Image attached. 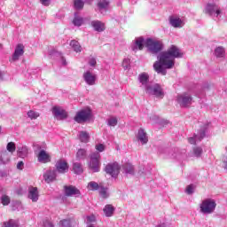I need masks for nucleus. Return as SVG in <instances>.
<instances>
[{
  "label": "nucleus",
  "instance_id": "nucleus-1",
  "mask_svg": "<svg viewBox=\"0 0 227 227\" xmlns=\"http://www.w3.org/2000/svg\"><path fill=\"white\" fill-rule=\"evenodd\" d=\"M175 58H182V52L178 47L172 45L167 51L158 55V61L153 64L155 72L160 75H166L167 70L175 67Z\"/></svg>",
  "mask_w": 227,
  "mask_h": 227
},
{
  "label": "nucleus",
  "instance_id": "nucleus-2",
  "mask_svg": "<svg viewBox=\"0 0 227 227\" xmlns=\"http://www.w3.org/2000/svg\"><path fill=\"white\" fill-rule=\"evenodd\" d=\"M204 12L206 13V15H209V17H211L215 20H219L223 13L221 11V7L214 2L206 4Z\"/></svg>",
  "mask_w": 227,
  "mask_h": 227
},
{
  "label": "nucleus",
  "instance_id": "nucleus-3",
  "mask_svg": "<svg viewBox=\"0 0 227 227\" xmlns=\"http://www.w3.org/2000/svg\"><path fill=\"white\" fill-rule=\"evenodd\" d=\"M215 207H217V203H215L214 199H205L200 204V210L201 214H204V215H209L215 212Z\"/></svg>",
  "mask_w": 227,
  "mask_h": 227
},
{
  "label": "nucleus",
  "instance_id": "nucleus-4",
  "mask_svg": "<svg viewBox=\"0 0 227 227\" xmlns=\"http://www.w3.org/2000/svg\"><path fill=\"white\" fill-rule=\"evenodd\" d=\"M145 45L153 54H157L158 52H160L162 49H164V44L162 43V41L152 38L145 39Z\"/></svg>",
  "mask_w": 227,
  "mask_h": 227
},
{
  "label": "nucleus",
  "instance_id": "nucleus-5",
  "mask_svg": "<svg viewBox=\"0 0 227 227\" xmlns=\"http://www.w3.org/2000/svg\"><path fill=\"white\" fill-rule=\"evenodd\" d=\"M92 116L91 109L85 108L76 113L74 121H76V123H84V121H90Z\"/></svg>",
  "mask_w": 227,
  "mask_h": 227
},
{
  "label": "nucleus",
  "instance_id": "nucleus-6",
  "mask_svg": "<svg viewBox=\"0 0 227 227\" xmlns=\"http://www.w3.org/2000/svg\"><path fill=\"white\" fill-rule=\"evenodd\" d=\"M207 129H208V124H204L197 134H194L193 137H189L188 142L190 145H196V143L201 142L205 136H207Z\"/></svg>",
  "mask_w": 227,
  "mask_h": 227
},
{
  "label": "nucleus",
  "instance_id": "nucleus-7",
  "mask_svg": "<svg viewBox=\"0 0 227 227\" xmlns=\"http://www.w3.org/2000/svg\"><path fill=\"white\" fill-rule=\"evenodd\" d=\"M147 95H153L156 98H164V90L159 83H152L145 90Z\"/></svg>",
  "mask_w": 227,
  "mask_h": 227
},
{
  "label": "nucleus",
  "instance_id": "nucleus-8",
  "mask_svg": "<svg viewBox=\"0 0 227 227\" xmlns=\"http://www.w3.org/2000/svg\"><path fill=\"white\" fill-rule=\"evenodd\" d=\"M176 102L179 104L180 107H189L192 104V96L189 92H184L177 95Z\"/></svg>",
  "mask_w": 227,
  "mask_h": 227
},
{
  "label": "nucleus",
  "instance_id": "nucleus-9",
  "mask_svg": "<svg viewBox=\"0 0 227 227\" xmlns=\"http://www.w3.org/2000/svg\"><path fill=\"white\" fill-rule=\"evenodd\" d=\"M89 167L94 173L100 171V153H93L90 155Z\"/></svg>",
  "mask_w": 227,
  "mask_h": 227
},
{
  "label": "nucleus",
  "instance_id": "nucleus-10",
  "mask_svg": "<svg viewBox=\"0 0 227 227\" xmlns=\"http://www.w3.org/2000/svg\"><path fill=\"white\" fill-rule=\"evenodd\" d=\"M168 22L172 27L176 29H180L185 26V20L184 18H180L179 16L172 15L168 18Z\"/></svg>",
  "mask_w": 227,
  "mask_h": 227
},
{
  "label": "nucleus",
  "instance_id": "nucleus-11",
  "mask_svg": "<svg viewBox=\"0 0 227 227\" xmlns=\"http://www.w3.org/2000/svg\"><path fill=\"white\" fill-rule=\"evenodd\" d=\"M107 175H111L113 178H116L120 175V164L118 162L109 163L105 168Z\"/></svg>",
  "mask_w": 227,
  "mask_h": 227
},
{
  "label": "nucleus",
  "instance_id": "nucleus-12",
  "mask_svg": "<svg viewBox=\"0 0 227 227\" xmlns=\"http://www.w3.org/2000/svg\"><path fill=\"white\" fill-rule=\"evenodd\" d=\"M51 113L56 120H67L68 118V113L61 106H53Z\"/></svg>",
  "mask_w": 227,
  "mask_h": 227
},
{
  "label": "nucleus",
  "instance_id": "nucleus-13",
  "mask_svg": "<svg viewBox=\"0 0 227 227\" xmlns=\"http://www.w3.org/2000/svg\"><path fill=\"white\" fill-rule=\"evenodd\" d=\"M138 82L140 83V88L146 91L150 86H152V82H150V75L147 73H142L138 75Z\"/></svg>",
  "mask_w": 227,
  "mask_h": 227
},
{
  "label": "nucleus",
  "instance_id": "nucleus-14",
  "mask_svg": "<svg viewBox=\"0 0 227 227\" xmlns=\"http://www.w3.org/2000/svg\"><path fill=\"white\" fill-rule=\"evenodd\" d=\"M27 198L32 200V203H36L40 200V192L37 187L29 186L27 189Z\"/></svg>",
  "mask_w": 227,
  "mask_h": 227
},
{
  "label": "nucleus",
  "instance_id": "nucleus-15",
  "mask_svg": "<svg viewBox=\"0 0 227 227\" xmlns=\"http://www.w3.org/2000/svg\"><path fill=\"white\" fill-rule=\"evenodd\" d=\"M145 38L143 37H137L131 43V51L133 52H136L137 51H143V48L145 47Z\"/></svg>",
  "mask_w": 227,
  "mask_h": 227
},
{
  "label": "nucleus",
  "instance_id": "nucleus-16",
  "mask_svg": "<svg viewBox=\"0 0 227 227\" xmlns=\"http://www.w3.org/2000/svg\"><path fill=\"white\" fill-rule=\"evenodd\" d=\"M83 81H85L86 84L89 86H95V82L97 81V74L91 71H86L83 73Z\"/></svg>",
  "mask_w": 227,
  "mask_h": 227
},
{
  "label": "nucleus",
  "instance_id": "nucleus-17",
  "mask_svg": "<svg viewBox=\"0 0 227 227\" xmlns=\"http://www.w3.org/2000/svg\"><path fill=\"white\" fill-rule=\"evenodd\" d=\"M56 170L58 173L65 174L68 173V163L64 160H59L56 162L55 165Z\"/></svg>",
  "mask_w": 227,
  "mask_h": 227
},
{
  "label": "nucleus",
  "instance_id": "nucleus-18",
  "mask_svg": "<svg viewBox=\"0 0 227 227\" xmlns=\"http://www.w3.org/2000/svg\"><path fill=\"white\" fill-rule=\"evenodd\" d=\"M58 175L56 174V170L48 169L43 173V180L46 184H51V182H54L56 180Z\"/></svg>",
  "mask_w": 227,
  "mask_h": 227
},
{
  "label": "nucleus",
  "instance_id": "nucleus-19",
  "mask_svg": "<svg viewBox=\"0 0 227 227\" xmlns=\"http://www.w3.org/2000/svg\"><path fill=\"white\" fill-rule=\"evenodd\" d=\"M24 55V44L22 43H19L14 51V53L12 54V61H19V58H20V56Z\"/></svg>",
  "mask_w": 227,
  "mask_h": 227
},
{
  "label": "nucleus",
  "instance_id": "nucleus-20",
  "mask_svg": "<svg viewBox=\"0 0 227 227\" xmlns=\"http://www.w3.org/2000/svg\"><path fill=\"white\" fill-rule=\"evenodd\" d=\"M137 140L138 143H141V145H146L148 143V134H146V131L143 129H139L137 134Z\"/></svg>",
  "mask_w": 227,
  "mask_h": 227
},
{
  "label": "nucleus",
  "instance_id": "nucleus-21",
  "mask_svg": "<svg viewBox=\"0 0 227 227\" xmlns=\"http://www.w3.org/2000/svg\"><path fill=\"white\" fill-rule=\"evenodd\" d=\"M64 191L66 196H79V194H81L79 189L75 188L73 185L64 186Z\"/></svg>",
  "mask_w": 227,
  "mask_h": 227
},
{
  "label": "nucleus",
  "instance_id": "nucleus-22",
  "mask_svg": "<svg viewBox=\"0 0 227 227\" xmlns=\"http://www.w3.org/2000/svg\"><path fill=\"white\" fill-rule=\"evenodd\" d=\"M38 161L43 164H47V162H51V156L45 150H41L37 156Z\"/></svg>",
  "mask_w": 227,
  "mask_h": 227
},
{
  "label": "nucleus",
  "instance_id": "nucleus-23",
  "mask_svg": "<svg viewBox=\"0 0 227 227\" xmlns=\"http://www.w3.org/2000/svg\"><path fill=\"white\" fill-rule=\"evenodd\" d=\"M121 169H122L123 173H125V175H129L131 176L134 175V173H136L134 165L131 163H124L121 166Z\"/></svg>",
  "mask_w": 227,
  "mask_h": 227
},
{
  "label": "nucleus",
  "instance_id": "nucleus-24",
  "mask_svg": "<svg viewBox=\"0 0 227 227\" xmlns=\"http://www.w3.org/2000/svg\"><path fill=\"white\" fill-rule=\"evenodd\" d=\"M91 26L98 33H102V31L106 30V25L99 20L91 21Z\"/></svg>",
  "mask_w": 227,
  "mask_h": 227
},
{
  "label": "nucleus",
  "instance_id": "nucleus-25",
  "mask_svg": "<svg viewBox=\"0 0 227 227\" xmlns=\"http://www.w3.org/2000/svg\"><path fill=\"white\" fill-rule=\"evenodd\" d=\"M12 154L8 151L0 152V164H8Z\"/></svg>",
  "mask_w": 227,
  "mask_h": 227
},
{
  "label": "nucleus",
  "instance_id": "nucleus-26",
  "mask_svg": "<svg viewBox=\"0 0 227 227\" xmlns=\"http://www.w3.org/2000/svg\"><path fill=\"white\" fill-rule=\"evenodd\" d=\"M29 150L27 149V146L26 145H20L18 146L17 153L18 156H20L21 159H25V157H27Z\"/></svg>",
  "mask_w": 227,
  "mask_h": 227
},
{
  "label": "nucleus",
  "instance_id": "nucleus-27",
  "mask_svg": "<svg viewBox=\"0 0 227 227\" xmlns=\"http://www.w3.org/2000/svg\"><path fill=\"white\" fill-rule=\"evenodd\" d=\"M108 6L109 0H98V8L99 9V12H101V13H104L103 12H106Z\"/></svg>",
  "mask_w": 227,
  "mask_h": 227
},
{
  "label": "nucleus",
  "instance_id": "nucleus-28",
  "mask_svg": "<svg viewBox=\"0 0 227 227\" xmlns=\"http://www.w3.org/2000/svg\"><path fill=\"white\" fill-rule=\"evenodd\" d=\"M103 212L106 217H113V214H114V207L111 204H107L105 206Z\"/></svg>",
  "mask_w": 227,
  "mask_h": 227
},
{
  "label": "nucleus",
  "instance_id": "nucleus-29",
  "mask_svg": "<svg viewBox=\"0 0 227 227\" xmlns=\"http://www.w3.org/2000/svg\"><path fill=\"white\" fill-rule=\"evenodd\" d=\"M79 139L82 143H90V133L87 131H80Z\"/></svg>",
  "mask_w": 227,
  "mask_h": 227
},
{
  "label": "nucleus",
  "instance_id": "nucleus-30",
  "mask_svg": "<svg viewBox=\"0 0 227 227\" xmlns=\"http://www.w3.org/2000/svg\"><path fill=\"white\" fill-rule=\"evenodd\" d=\"M75 220L74 218L64 219L59 222L60 226L62 227H72Z\"/></svg>",
  "mask_w": 227,
  "mask_h": 227
},
{
  "label": "nucleus",
  "instance_id": "nucleus-31",
  "mask_svg": "<svg viewBox=\"0 0 227 227\" xmlns=\"http://www.w3.org/2000/svg\"><path fill=\"white\" fill-rule=\"evenodd\" d=\"M83 22L84 19H82V17L79 16L77 13H74V18L73 20L74 26L81 27V25L83 24Z\"/></svg>",
  "mask_w": 227,
  "mask_h": 227
},
{
  "label": "nucleus",
  "instance_id": "nucleus-32",
  "mask_svg": "<svg viewBox=\"0 0 227 227\" xmlns=\"http://www.w3.org/2000/svg\"><path fill=\"white\" fill-rule=\"evenodd\" d=\"M70 47H72V49L74 51V52H81L82 51L81 44L76 40H72L70 42Z\"/></svg>",
  "mask_w": 227,
  "mask_h": 227
},
{
  "label": "nucleus",
  "instance_id": "nucleus-33",
  "mask_svg": "<svg viewBox=\"0 0 227 227\" xmlns=\"http://www.w3.org/2000/svg\"><path fill=\"white\" fill-rule=\"evenodd\" d=\"M226 54V51L223 46H218L215 50V56L216 58H224V55Z\"/></svg>",
  "mask_w": 227,
  "mask_h": 227
},
{
  "label": "nucleus",
  "instance_id": "nucleus-34",
  "mask_svg": "<svg viewBox=\"0 0 227 227\" xmlns=\"http://www.w3.org/2000/svg\"><path fill=\"white\" fill-rule=\"evenodd\" d=\"M88 157V153H86V149H79L76 153L77 160H84Z\"/></svg>",
  "mask_w": 227,
  "mask_h": 227
},
{
  "label": "nucleus",
  "instance_id": "nucleus-35",
  "mask_svg": "<svg viewBox=\"0 0 227 227\" xmlns=\"http://www.w3.org/2000/svg\"><path fill=\"white\" fill-rule=\"evenodd\" d=\"M19 220L11 219L4 222L2 227H19Z\"/></svg>",
  "mask_w": 227,
  "mask_h": 227
},
{
  "label": "nucleus",
  "instance_id": "nucleus-36",
  "mask_svg": "<svg viewBox=\"0 0 227 227\" xmlns=\"http://www.w3.org/2000/svg\"><path fill=\"white\" fill-rule=\"evenodd\" d=\"M73 171L75 175H81L82 173V165L79 162H74L73 164Z\"/></svg>",
  "mask_w": 227,
  "mask_h": 227
},
{
  "label": "nucleus",
  "instance_id": "nucleus-37",
  "mask_svg": "<svg viewBox=\"0 0 227 227\" xmlns=\"http://www.w3.org/2000/svg\"><path fill=\"white\" fill-rule=\"evenodd\" d=\"M6 150L8 153L12 155L15 153V150H17V146L15 145V143L13 142H9L6 145Z\"/></svg>",
  "mask_w": 227,
  "mask_h": 227
},
{
  "label": "nucleus",
  "instance_id": "nucleus-38",
  "mask_svg": "<svg viewBox=\"0 0 227 227\" xmlns=\"http://www.w3.org/2000/svg\"><path fill=\"white\" fill-rule=\"evenodd\" d=\"M87 187L89 191H98L100 189V185H98V183L95 181L90 182Z\"/></svg>",
  "mask_w": 227,
  "mask_h": 227
},
{
  "label": "nucleus",
  "instance_id": "nucleus-39",
  "mask_svg": "<svg viewBox=\"0 0 227 227\" xmlns=\"http://www.w3.org/2000/svg\"><path fill=\"white\" fill-rule=\"evenodd\" d=\"M99 195L101 198H103L104 200H106V198H109V193L107 192V188L99 187Z\"/></svg>",
  "mask_w": 227,
  "mask_h": 227
},
{
  "label": "nucleus",
  "instance_id": "nucleus-40",
  "mask_svg": "<svg viewBox=\"0 0 227 227\" xmlns=\"http://www.w3.org/2000/svg\"><path fill=\"white\" fill-rule=\"evenodd\" d=\"M74 6L75 10H82L84 8V1L82 0H74Z\"/></svg>",
  "mask_w": 227,
  "mask_h": 227
},
{
  "label": "nucleus",
  "instance_id": "nucleus-41",
  "mask_svg": "<svg viewBox=\"0 0 227 227\" xmlns=\"http://www.w3.org/2000/svg\"><path fill=\"white\" fill-rule=\"evenodd\" d=\"M27 114L30 118V120H36V118L40 117V114L33 110L28 111Z\"/></svg>",
  "mask_w": 227,
  "mask_h": 227
},
{
  "label": "nucleus",
  "instance_id": "nucleus-42",
  "mask_svg": "<svg viewBox=\"0 0 227 227\" xmlns=\"http://www.w3.org/2000/svg\"><path fill=\"white\" fill-rule=\"evenodd\" d=\"M94 223H97V218L95 217V215H91L87 216L86 223L88 224V226H93Z\"/></svg>",
  "mask_w": 227,
  "mask_h": 227
},
{
  "label": "nucleus",
  "instance_id": "nucleus-43",
  "mask_svg": "<svg viewBox=\"0 0 227 227\" xmlns=\"http://www.w3.org/2000/svg\"><path fill=\"white\" fill-rule=\"evenodd\" d=\"M107 125H109V127H116V125H118V119H116V117H111L107 120Z\"/></svg>",
  "mask_w": 227,
  "mask_h": 227
},
{
  "label": "nucleus",
  "instance_id": "nucleus-44",
  "mask_svg": "<svg viewBox=\"0 0 227 227\" xmlns=\"http://www.w3.org/2000/svg\"><path fill=\"white\" fill-rule=\"evenodd\" d=\"M201 153H203V148L201 147L193 148V157H201Z\"/></svg>",
  "mask_w": 227,
  "mask_h": 227
},
{
  "label": "nucleus",
  "instance_id": "nucleus-45",
  "mask_svg": "<svg viewBox=\"0 0 227 227\" xmlns=\"http://www.w3.org/2000/svg\"><path fill=\"white\" fill-rule=\"evenodd\" d=\"M122 67L124 70H129V68H130V59L126 58L123 59Z\"/></svg>",
  "mask_w": 227,
  "mask_h": 227
},
{
  "label": "nucleus",
  "instance_id": "nucleus-46",
  "mask_svg": "<svg viewBox=\"0 0 227 227\" xmlns=\"http://www.w3.org/2000/svg\"><path fill=\"white\" fill-rule=\"evenodd\" d=\"M1 202L4 206L10 205V197H8V195H3L1 197Z\"/></svg>",
  "mask_w": 227,
  "mask_h": 227
},
{
  "label": "nucleus",
  "instance_id": "nucleus-47",
  "mask_svg": "<svg viewBox=\"0 0 227 227\" xmlns=\"http://www.w3.org/2000/svg\"><path fill=\"white\" fill-rule=\"evenodd\" d=\"M186 194H193L194 193V184H189L185 189Z\"/></svg>",
  "mask_w": 227,
  "mask_h": 227
},
{
  "label": "nucleus",
  "instance_id": "nucleus-48",
  "mask_svg": "<svg viewBox=\"0 0 227 227\" xmlns=\"http://www.w3.org/2000/svg\"><path fill=\"white\" fill-rule=\"evenodd\" d=\"M42 225L43 227H54V225L52 224V223H51V221H49V219L43 220Z\"/></svg>",
  "mask_w": 227,
  "mask_h": 227
},
{
  "label": "nucleus",
  "instance_id": "nucleus-49",
  "mask_svg": "<svg viewBox=\"0 0 227 227\" xmlns=\"http://www.w3.org/2000/svg\"><path fill=\"white\" fill-rule=\"evenodd\" d=\"M222 162H223V168L225 169V171H227V153L223 154L222 158Z\"/></svg>",
  "mask_w": 227,
  "mask_h": 227
},
{
  "label": "nucleus",
  "instance_id": "nucleus-50",
  "mask_svg": "<svg viewBox=\"0 0 227 227\" xmlns=\"http://www.w3.org/2000/svg\"><path fill=\"white\" fill-rule=\"evenodd\" d=\"M96 150H98V152H104L106 145H104V144H98L96 145Z\"/></svg>",
  "mask_w": 227,
  "mask_h": 227
},
{
  "label": "nucleus",
  "instance_id": "nucleus-51",
  "mask_svg": "<svg viewBox=\"0 0 227 227\" xmlns=\"http://www.w3.org/2000/svg\"><path fill=\"white\" fill-rule=\"evenodd\" d=\"M89 65H90V67H95V65H97V59H96L95 58L90 59V60H89Z\"/></svg>",
  "mask_w": 227,
  "mask_h": 227
},
{
  "label": "nucleus",
  "instance_id": "nucleus-52",
  "mask_svg": "<svg viewBox=\"0 0 227 227\" xmlns=\"http://www.w3.org/2000/svg\"><path fill=\"white\" fill-rule=\"evenodd\" d=\"M17 169H20V171H22V169H24V161H19L18 162Z\"/></svg>",
  "mask_w": 227,
  "mask_h": 227
},
{
  "label": "nucleus",
  "instance_id": "nucleus-53",
  "mask_svg": "<svg viewBox=\"0 0 227 227\" xmlns=\"http://www.w3.org/2000/svg\"><path fill=\"white\" fill-rule=\"evenodd\" d=\"M40 2L43 6H49V4H51V0H40Z\"/></svg>",
  "mask_w": 227,
  "mask_h": 227
},
{
  "label": "nucleus",
  "instance_id": "nucleus-54",
  "mask_svg": "<svg viewBox=\"0 0 227 227\" xmlns=\"http://www.w3.org/2000/svg\"><path fill=\"white\" fill-rule=\"evenodd\" d=\"M61 61H62V65L64 66L67 65V59H65V58L61 57Z\"/></svg>",
  "mask_w": 227,
  "mask_h": 227
},
{
  "label": "nucleus",
  "instance_id": "nucleus-55",
  "mask_svg": "<svg viewBox=\"0 0 227 227\" xmlns=\"http://www.w3.org/2000/svg\"><path fill=\"white\" fill-rule=\"evenodd\" d=\"M156 227H166V223H160V224L157 225Z\"/></svg>",
  "mask_w": 227,
  "mask_h": 227
},
{
  "label": "nucleus",
  "instance_id": "nucleus-56",
  "mask_svg": "<svg viewBox=\"0 0 227 227\" xmlns=\"http://www.w3.org/2000/svg\"><path fill=\"white\" fill-rule=\"evenodd\" d=\"M0 79H3V72L0 71Z\"/></svg>",
  "mask_w": 227,
  "mask_h": 227
},
{
  "label": "nucleus",
  "instance_id": "nucleus-57",
  "mask_svg": "<svg viewBox=\"0 0 227 227\" xmlns=\"http://www.w3.org/2000/svg\"><path fill=\"white\" fill-rule=\"evenodd\" d=\"M173 158L174 159H178V155L176 154V155L173 156Z\"/></svg>",
  "mask_w": 227,
  "mask_h": 227
},
{
  "label": "nucleus",
  "instance_id": "nucleus-58",
  "mask_svg": "<svg viewBox=\"0 0 227 227\" xmlns=\"http://www.w3.org/2000/svg\"><path fill=\"white\" fill-rule=\"evenodd\" d=\"M226 153H227V146L225 147Z\"/></svg>",
  "mask_w": 227,
  "mask_h": 227
},
{
  "label": "nucleus",
  "instance_id": "nucleus-59",
  "mask_svg": "<svg viewBox=\"0 0 227 227\" xmlns=\"http://www.w3.org/2000/svg\"><path fill=\"white\" fill-rule=\"evenodd\" d=\"M51 55H52V52H50Z\"/></svg>",
  "mask_w": 227,
  "mask_h": 227
}]
</instances>
